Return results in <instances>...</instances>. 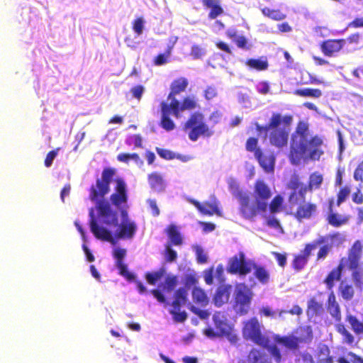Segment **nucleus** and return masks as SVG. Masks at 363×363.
I'll return each instance as SVG.
<instances>
[{
	"instance_id": "0e129e2a",
	"label": "nucleus",
	"mask_w": 363,
	"mask_h": 363,
	"mask_svg": "<svg viewBox=\"0 0 363 363\" xmlns=\"http://www.w3.org/2000/svg\"><path fill=\"white\" fill-rule=\"evenodd\" d=\"M189 308L193 313L198 315L202 320L207 319L209 317L210 314L206 310H201L193 305H191Z\"/></svg>"
},
{
	"instance_id": "c85d7f7f",
	"label": "nucleus",
	"mask_w": 363,
	"mask_h": 363,
	"mask_svg": "<svg viewBox=\"0 0 363 363\" xmlns=\"http://www.w3.org/2000/svg\"><path fill=\"white\" fill-rule=\"evenodd\" d=\"M169 242L167 245L179 246L183 243V238L175 225H169L167 229Z\"/></svg>"
},
{
	"instance_id": "5701e85b",
	"label": "nucleus",
	"mask_w": 363,
	"mask_h": 363,
	"mask_svg": "<svg viewBox=\"0 0 363 363\" xmlns=\"http://www.w3.org/2000/svg\"><path fill=\"white\" fill-rule=\"evenodd\" d=\"M201 2L205 9H210L208 18L211 20L216 19L224 13L220 0H201Z\"/></svg>"
},
{
	"instance_id": "4c0bfd02",
	"label": "nucleus",
	"mask_w": 363,
	"mask_h": 363,
	"mask_svg": "<svg viewBox=\"0 0 363 363\" xmlns=\"http://www.w3.org/2000/svg\"><path fill=\"white\" fill-rule=\"evenodd\" d=\"M254 276L262 284H265L269 281V273L264 267L254 264Z\"/></svg>"
},
{
	"instance_id": "49530a36",
	"label": "nucleus",
	"mask_w": 363,
	"mask_h": 363,
	"mask_svg": "<svg viewBox=\"0 0 363 363\" xmlns=\"http://www.w3.org/2000/svg\"><path fill=\"white\" fill-rule=\"evenodd\" d=\"M263 348L267 350L271 357L274 358L276 363H280L282 360V355L279 348L277 345H269V342L267 343V346H261Z\"/></svg>"
},
{
	"instance_id": "79ce46f5",
	"label": "nucleus",
	"mask_w": 363,
	"mask_h": 363,
	"mask_svg": "<svg viewBox=\"0 0 363 363\" xmlns=\"http://www.w3.org/2000/svg\"><path fill=\"white\" fill-rule=\"evenodd\" d=\"M284 199L280 194L276 195L268 203L269 211L271 213L274 214L281 211Z\"/></svg>"
},
{
	"instance_id": "f3484780",
	"label": "nucleus",
	"mask_w": 363,
	"mask_h": 363,
	"mask_svg": "<svg viewBox=\"0 0 363 363\" xmlns=\"http://www.w3.org/2000/svg\"><path fill=\"white\" fill-rule=\"evenodd\" d=\"M302 203H299L294 216L295 218L301 221L303 220H308L315 216L318 213V205L312 202H305L301 201Z\"/></svg>"
},
{
	"instance_id": "6ab92c4d",
	"label": "nucleus",
	"mask_w": 363,
	"mask_h": 363,
	"mask_svg": "<svg viewBox=\"0 0 363 363\" xmlns=\"http://www.w3.org/2000/svg\"><path fill=\"white\" fill-rule=\"evenodd\" d=\"M138 227L136 223L133 220H121V224L116 232L115 237L117 239L130 240L132 239Z\"/></svg>"
},
{
	"instance_id": "393cba45",
	"label": "nucleus",
	"mask_w": 363,
	"mask_h": 363,
	"mask_svg": "<svg viewBox=\"0 0 363 363\" xmlns=\"http://www.w3.org/2000/svg\"><path fill=\"white\" fill-rule=\"evenodd\" d=\"M297 340L298 345L300 343H309L313 340V330L309 325H300L293 332Z\"/></svg>"
},
{
	"instance_id": "13d9d810",
	"label": "nucleus",
	"mask_w": 363,
	"mask_h": 363,
	"mask_svg": "<svg viewBox=\"0 0 363 363\" xmlns=\"http://www.w3.org/2000/svg\"><path fill=\"white\" fill-rule=\"evenodd\" d=\"M352 277L355 286L360 289H363V273L358 269L354 270L352 273Z\"/></svg>"
},
{
	"instance_id": "a211bd4d",
	"label": "nucleus",
	"mask_w": 363,
	"mask_h": 363,
	"mask_svg": "<svg viewBox=\"0 0 363 363\" xmlns=\"http://www.w3.org/2000/svg\"><path fill=\"white\" fill-rule=\"evenodd\" d=\"M345 39H328L320 44V49L327 57L335 56L344 47Z\"/></svg>"
},
{
	"instance_id": "052dcab7",
	"label": "nucleus",
	"mask_w": 363,
	"mask_h": 363,
	"mask_svg": "<svg viewBox=\"0 0 363 363\" xmlns=\"http://www.w3.org/2000/svg\"><path fill=\"white\" fill-rule=\"evenodd\" d=\"M126 255V250L123 248H116L113 251V256L116 259V264L123 262V259Z\"/></svg>"
},
{
	"instance_id": "7ed1b4c3",
	"label": "nucleus",
	"mask_w": 363,
	"mask_h": 363,
	"mask_svg": "<svg viewBox=\"0 0 363 363\" xmlns=\"http://www.w3.org/2000/svg\"><path fill=\"white\" fill-rule=\"evenodd\" d=\"M293 121V116L287 114L281 116L279 113H273L269 123L262 125L255 123V128L259 133L269 132V140L272 145L279 148L286 146L289 140V127Z\"/></svg>"
},
{
	"instance_id": "e433bc0d",
	"label": "nucleus",
	"mask_w": 363,
	"mask_h": 363,
	"mask_svg": "<svg viewBox=\"0 0 363 363\" xmlns=\"http://www.w3.org/2000/svg\"><path fill=\"white\" fill-rule=\"evenodd\" d=\"M333 362L329 347L325 345L320 347L318 352L317 363H333Z\"/></svg>"
},
{
	"instance_id": "7c9ffc66",
	"label": "nucleus",
	"mask_w": 363,
	"mask_h": 363,
	"mask_svg": "<svg viewBox=\"0 0 363 363\" xmlns=\"http://www.w3.org/2000/svg\"><path fill=\"white\" fill-rule=\"evenodd\" d=\"M247 358L250 363H271L264 352L255 348L250 351Z\"/></svg>"
},
{
	"instance_id": "a878e982",
	"label": "nucleus",
	"mask_w": 363,
	"mask_h": 363,
	"mask_svg": "<svg viewBox=\"0 0 363 363\" xmlns=\"http://www.w3.org/2000/svg\"><path fill=\"white\" fill-rule=\"evenodd\" d=\"M274 340L276 343L281 345L282 346L291 350H296L299 347L297 340L294 335L284 336L275 335L274 336Z\"/></svg>"
},
{
	"instance_id": "f03ea898",
	"label": "nucleus",
	"mask_w": 363,
	"mask_h": 363,
	"mask_svg": "<svg viewBox=\"0 0 363 363\" xmlns=\"http://www.w3.org/2000/svg\"><path fill=\"white\" fill-rule=\"evenodd\" d=\"M323 139L310 135L309 125L303 121L297 123L291 135L289 158L292 164L298 165L301 160H319L324 152L321 149Z\"/></svg>"
},
{
	"instance_id": "f257e3e1",
	"label": "nucleus",
	"mask_w": 363,
	"mask_h": 363,
	"mask_svg": "<svg viewBox=\"0 0 363 363\" xmlns=\"http://www.w3.org/2000/svg\"><path fill=\"white\" fill-rule=\"evenodd\" d=\"M116 174L113 167H105L102 170L101 176L97 178L94 184L89 189V199L96 202V208L99 216L104 219V223L108 225H118V213L111 207V204L120 210L122 220H130L127 212L128 190L124 180L121 178L116 179L114 191L109 197L111 203L104 199V196L110 191V186Z\"/></svg>"
},
{
	"instance_id": "4be33fe9",
	"label": "nucleus",
	"mask_w": 363,
	"mask_h": 363,
	"mask_svg": "<svg viewBox=\"0 0 363 363\" xmlns=\"http://www.w3.org/2000/svg\"><path fill=\"white\" fill-rule=\"evenodd\" d=\"M216 328L218 332V335L225 337L232 343H235L238 340L237 335L233 332V328L225 320H216L215 322Z\"/></svg>"
},
{
	"instance_id": "39448f33",
	"label": "nucleus",
	"mask_w": 363,
	"mask_h": 363,
	"mask_svg": "<svg viewBox=\"0 0 363 363\" xmlns=\"http://www.w3.org/2000/svg\"><path fill=\"white\" fill-rule=\"evenodd\" d=\"M259 140L255 137H250L245 143V149L254 154L259 166L266 173H273L276 162V157L272 151H264L258 146Z\"/></svg>"
},
{
	"instance_id": "1a4fd4ad",
	"label": "nucleus",
	"mask_w": 363,
	"mask_h": 363,
	"mask_svg": "<svg viewBox=\"0 0 363 363\" xmlns=\"http://www.w3.org/2000/svg\"><path fill=\"white\" fill-rule=\"evenodd\" d=\"M188 301V290L185 287H180L174 291L173 301L171 303L172 309L169 311L174 321L183 323L187 319L186 313L181 311V308Z\"/></svg>"
},
{
	"instance_id": "9b49d317",
	"label": "nucleus",
	"mask_w": 363,
	"mask_h": 363,
	"mask_svg": "<svg viewBox=\"0 0 363 363\" xmlns=\"http://www.w3.org/2000/svg\"><path fill=\"white\" fill-rule=\"evenodd\" d=\"M272 196L270 187L263 179L255 181L253 187V197L259 208L267 210L268 201Z\"/></svg>"
},
{
	"instance_id": "58836bf2",
	"label": "nucleus",
	"mask_w": 363,
	"mask_h": 363,
	"mask_svg": "<svg viewBox=\"0 0 363 363\" xmlns=\"http://www.w3.org/2000/svg\"><path fill=\"white\" fill-rule=\"evenodd\" d=\"M166 274L164 267L160 268L157 271L147 272L145 279L147 282L150 285H155Z\"/></svg>"
},
{
	"instance_id": "b1692460",
	"label": "nucleus",
	"mask_w": 363,
	"mask_h": 363,
	"mask_svg": "<svg viewBox=\"0 0 363 363\" xmlns=\"http://www.w3.org/2000/svg\"><path fill=\"white\" fill-rule=\"evenodd\" d=\"M344 268V259H341L340 262L337 267L333 269L324 280V282L328 289H332L334 287L335 281L340 280Z\"/></svg>"
},
{
	"instance_id": "0eeeda50",
	"label": "nucleus",
	"mask_w": 363,
	"mask_h": 363,
	"mask_svg": "<svg viewBox=\"0 0 363 363\" xmlns=\"http://www.w3.org/2000/svg\"><path fill=\"white\" fill-rule=\"evenodd\" d=\"M252 296L251 289L245 283L235 285L233 308L237 314L244 315L249 312Z\"/></svg>"
},
{
	"instance_id": "72a5a7b5",
	"label": "nucleus",
	"mask_w": 363,
	"mask_h": 363,
	"mask_svg": "<svg viewBox=\"0 0 363 363\" xmlns=\"http://www.w3.org/2000/svg\"><path fill=\"white\" fill-rule=\"evenodd\" d=\"M338 291L342 298L345 301H350L354 295V289L352 284L342 281L338 286Z\"/></svg>"
},
{
	"instance_id": "423d86ee",
	"label": "nucleus",
	"mask_w": 363,
	"mask_h": 363,
	"mask_svg": "<svg viewBox=\"0 0 363 363\" xmlns=\"http://www.w3.org/2000/svg\"><path fill=\"white\" fill-rule=\"evenodd\" d=\"M167 99L171 101L169 104L164 101L160 104L162 113L160 126L167 131H171L175 128V124L169 116L172 113L176 118L180 117V113L182 112V102L180 103L176 99V96L169 97V94Z\"/></svg>"
},
{
	"instance_id": "ea45409f",
	"label": "nucleus",
	"mask_w": 363,
	"mask_h": 363,
	"mask_svg": "<svg viewBox=\"0 0 363 363\" xmlns=\"http://www.w3.org/2000/svg\"><path fill=\"white\" fill-rule=\"evenodd\" d=\"M201 213L207 216H213V214H216L218 216L221 215L220 211L219 210L216 201L213 202H203Z\"/></svg>"
},
{
	"instance_id": "69168bd1",
	"label": "nucleus",
	"mask_w": 363,
	"mask_h": 363,
	"mask_svg": "<svg viewBox=\"0 0 363 363\" xmlns=\"http://www.w3.org/2000/svg\"><path fill=\"white\" fill-rule=\"evenodd\" d=\"M190 55L194 59H199L205 55V51L201 46L194 45L191 47Z\"/></svg>"
},
{
	"instance_id": "a19ab883",
	"label": "nucleus",
	"mask_w": 363,
	"mask_h": 363,
	"mask_svg": "<svg viewBox=\"0 0 363 363\" xmlns=\"http://www.w3.org/2000/svg\"><path fill=\"white\" fill-rule=\"evenodd\" d=\"M172 50V46H168L164 52L158 54L153 59V64L155 66H162L169 62Z\"/></svg>"
},
{
	"instance_id": "680f3d73",
	"label": "nucleus",
	"mask_w": 363,
	"mask_h": 363,
	"mask_svg": "<svg viewBox=\"0 0 363 363\" xmlns=\"http://www.w3.org/2000/svg\"><path fill=\"white\" fill-rule=\"evenodd\" d=\"M60 149V147H57L55 150L50 151L47 154L45 161H44V164L46 167H50L52 165V162H53L54 159L57 157Z\"/></svg>"
},
{
	"instance_id": "4d7b16f0",
	"label": "nucleus",
	"mask_w": 363,
	"mask_h": 363,
	"mask_svg": "<svg viewBox=\"0 0 363 363\" xmlns=\"http://www.w3.org/2000/svg\"><path fill=\"white\" fill-rule=\"evenodd\" d=\"M145 89L144 86L138 84L130 88V93L131 94L132 98L135 99L140 101L142 99L143 93L145 92Z\"/></svg>"
},
{
	"instance_id": "5fc2aeb1",
	"label": "nucleus",
	"mask_w": 363,
	"mask_h": 363,
	"mask_svg": "<svg viewBox=\"0 0 363 363\" xmlns=\"http://www.w3.org/2000/svg\"><path fill=\"white\" fill-rule=\"evenodd\" d=\"M362 248L363 246L361 241L357 240L354 241L352 247L350 248L348 253L361 259Z\"/></svg>"
},
{
	"instance_id": "09e8293b",
	"label": "nucleus",
	"mask_w": 363,
	"mask_h": 363,
	"mask_svg": "<svg viewBox=\"0 0 363 363\" xmlns=\"http://www.w3.org/2000/svg\"><path fill=\"white\" fill-rule=\"evenodd\" d=\"M198 107L196 101L194 97L186 96L182 101V111L194 110Z\"/></svg>"
},
{
	"instance_id": "9d476101",
	"label": "nucleus",
	"mask_w": 363,
	"mask_h": 363,
	"mask_svg": "<svg viewBox=\"0 0 363 363\" xmlns=\"http://www.w3.org/2000/svg\"><path fill=\"white\" fill-rule=\"evenodd\" d=\"M286 188L291 191L289 196V203L291 206L298 205L300 201H304L307 194L306 185L300 180L298 175L293 174L286 184Z\"/></svg>"
},
{
	"instance_id": "338daca9",
	"label": "nucleus",
	"mask_w": 363,
	"mask_h": 363,
	"mask_svg": "<svg viewBox=\"0 0 363 363\" xmlns=\"http://www.w3.org/2000/svg\"><path fill=\"white\" fill-rule=\"evenodd\" d=\"M144 21L141 17L137 18L133 22V30L137 35L143 33Z\"/></svg>"
},
{
	"instance_id": "37998d69",
	"label": "nucleus",
	"mask_w": 363,
	"mask_h": 363,
	"mask_svg": "<svg viewBox=\"0 0 363 363\" xmlns=\"http://www.w3.org/2000/svg\"><path fill=\"white\" fill-rule=\"evenodd\" d=\"M336 331L343 337V342L352 345L354 342V336L347 330L345 325L342 323H337L335 325Z\"/></svg>"
},
{
	"instance_id": "a18cd8bd",
	"label": "nucleus",
	"mask_w": 363,
	"mask_h": 363,
	"mask_svg": "<svg viewBox=\"0 0 363 363\" xmlns=\"http://www.w3.org/2000/svg\"><path fill=\"white\" fill-rule=\"evenodd\" d=\"M246 64L247 66H249L250 68L255 69L257 71H263L266 70L268 67L269 64L267 60H260V59H249L246 62Z\"/></svg>"
},
{
	"instance_id": "ddd939ff",
	"label": "nucleus",
	"mask_w": 363,
	"mask_h": 363,
	"mask_svg": "<svg viewBox=\"0 0 363 363\" xmlns=\"http://www.w3.org/2000/svg\"><path fill=\"white\" fill-rule=\"evenodd\" d=\"M252 271V268L245 259V254L242 252H238L230 257L227 266V272L232 274H240L245 276Z\"/></svg>"
},
{
	"instance_id": "8fccbe9b",
	"label": "nucleus",
	"mask_w": 363,
	"mask_h": 363,
	"mask_svg": "<svg viewBox=\"0 0 363 363\" xmlns=\"http://www.w3.org/2000/svg\"><path fill=\"white\" fill-rule=\"evenodd\" d=\"M229 190L233 194L234 197H235L238 200L240 199L241 197L247 194L246 192H244L240 188L239 184L235 182L232 181L229 184Z\"/></svg>"
},
{
	"instance_id": "864d4df0",
	"label": "nucleus",
	"mask_w": 363,
	"mask_h": 363,
	"mask_svg": "<svg viewBox=\"0 0 363 363\" xmlns=\"http://www.w3.org/2000/svg\"><path fill=\"white\" fill-rule=\"evenodd\" d=\"M325 241H327L326 238ZM325 242H326L322 244L323 245L320 247L317 253V260L325 259L332 249V245Z\"/></svg>"
},
{
	"instance_id": "3c124183",
	"label": "nucleus",
	"mask_w": 363,
	"mask_h": 363,
	"mask_svg": "<svg viewBox=\"0 0 363 363\" xmlns=\"http://www.w3.org/2000/svg\"><path fill=\"white\" fill-rule=\"evenodd\" d=\"M116 266L119 270V274L128 281H133L135 279V275L128 272V267L124 262L116 264Z\"/></svg>"
},
{
	"instance_id": "2eb2a0df",
	"label": "nucleus",
	"mask_w": 363,
	"mask_h": 363,
	"mask_svg": "<svg viewBox=\"0 0 363 363\" xmlns=\"http://www.w3.org/2000/svg\"><path fill=\"white\" fill-rule=\"evenodd\" d=\"M178 283L177 276L174 274L167 275L164 279V281L160 285L161 289H152L150 292L159 303L167 304V300L163 292H172L174 290Z\"/></svg>"
},
{
	"instance_id": "e2e57ef3",
	"label": "nucleus",
	"mask_w": 363,
	"mask_h": 363,
	"mask_svg": "<svg viewBox=\"0 0 363 363\" xmlns=\"http://www.w3.org/2000/svg\"><path fill=\"white\" fill-rule=\"evenodd\" d=\"M157 152L160 157L164 160H173L176 157L175 153L167 149L157 148Z\"/></svg>"
},
{
	"instance_id": "473e14b6",
	"label": "nucleus",
	"mask_w": 363,
	"mask_h": 363,
	"mask_svg": "<svg viewBox=\"0 0 363 363\" xmlns=\"http://www.w3.org/2000/svg\"><path fill=\"white\" fill-rule=\"evenodd\" d=\"M323 311V305L322 303L317 301L315 298H311L308 300L306 310L308 316L319 315Z\"/></svg>"
},
{
	"instance_id": "dca6fc26",
	"label": "nucleus",
	"mask_w": 363,
	"mask_h": 363,
	"mask_svg": "<svg viewBox=\"0 0 363 363\" xmlns=\"http://www.w3.org/2000/svg\"><path fill=\"white\" fill-rule=\"evenodd\" d=\"M90 219V229L94 235L99 240L104 241H108L113 245L116 243L111 233L104 227H101L98 225L94 213V209L91 208L89 211Z\"/></svg>"
},
{
	"instance_id": "6e6d98bb",
	"label": "nucleus",
	"mask_w": 363,
	"mask_h": 363,
	"mask_svg": "<svg viewBox=\"0 0 363 363\" xmlns=\"http://www.w3.org/2000/svg\"><path fill=\"white\" fill-rule=\"evenodd\" d=\"M164 257L167 262H174L177 259V252L172 248L171 245H166L164 250Z\"/></svg>"
},
{
	"instance_id": "c756f323",
	"label": "nucleus",
	"mask_w": 363,
	"mask_h": 363,
	"mask_svg": "<svg viewBox=\"0 0 363 363\" xmlns=\"http://www.w3.org/2000/svg\"><path fill=\"white\" fill-rule=\"evenodd\" d=\"M323 177L321 174L318 172L310 174L308 185H306V191H313L319 189L323 184Z\"/></svg>"
},
{
	"instance_id": "603ef678",
	"label": "nucleus",
	"mask_w": 363,
	"mask_h": 363,
	"mask_svg": "<svg viewBox=\"0 0 363 363\" xmlns=\"http://www.w3.org/2000/svg\"><path fill=\"white\" fill-rule=\"evenodd\" d=\"M350 194V188L347 186H345L344 187H342L337 194V201H336V206H340L341 203H342L349 196Z\"/></svg>"
},
{
	"instance_id": "bf43d9fd",
	"label": "nucleus",
	"mask_w": 363,
	"mask_h": 363,
	"mask_svg": "<svg viewBox=\"0 0 363 363\" xmlns=\"http://www.w3.org/2000/svg\"><path fill=\"white\" fill-rule=\"evenodd\" d=\"M235 43L238 48L243 50H250L252 48V44L248 42V40L244 35H239L235 39Z\"/></svg>"
},
{
	"instance_id": "6e6552de",
	"label": "nucleus",
	"mask_w": 363,
	"mask_h": 363,
	"mask_svg": "<svg viewBox=\"0 0 363 363\" xmlns=\"http://www.w3.org/2000/svg\"><path fill=\"white\" fill-rule=\"evenodd\" d=\"M242 333L245 340L259 346H267V343L270 342L269 338L262 333L261 325L255 317L244 322Z\"/></svg>"
},
{
	"instance_id": "c9c22d12",
	"label": "nucleus",
	"mask_w": 363,
	"mask_h": 363,
	"mask_svg": "<svg viewBox=\"0 0 363 363\" xmlns=\"http://www.w3.org/2000/svg\"><path fill=\"white\" fill-rule=\"evenodd\" d=\"M294 94L302 97H311L318 99L322 96V91L319 89L305 88L296 89Z\"/></svg>"
},
{
	"instance_id": "bb28decb",
	"label": "nucleus",
	"mask_w": 363,
	"mask_h": 363,
	"mask_svg": "<svg viewBox=\"0 0 363 363\" xmlns=\"http://www.w3.org/2000/svg\"><path fill=\"white\" fill-rule=\"evenodd\" d=\"M326 220L329 225L334 228H339L347 224L350 220L349 216H344L333 211L328 213Z\"/></svg>"
},
{
	"instance_id": "c03bdc74",
	"label": "nucleus",
	"mask_w": 363,
	"mask_h": 363,
	"mask_svg": "<svg viewBox=\"0 0 363 363\" xmlns=\"http://www.w3.org/2000/svg\"><path fill=\"white\" fill-rule=\"evenodd\" d=\"M262 13L264 16L274 21H281L286 18V15L279 9H271L268 7L262 9Z\"/></svg>"
},
{
	"instance_id": "2f4dec72",
	"label": "nucleus",
	"mask_w": 363,
	"mask_h": 363,
	"mask_svg": "<svg viewBox=\"0 0 363 363\" xmlns=\"http://www.w3.org/2000/svg\"><path fill=\"white\" fill-rule=\"evenodd\" d=\"M192 298L195 303L204 307L208 303V298L206 292L199 287L195 286L192 290Z\"/></svg>"
},
{
	"instance_id": "4468645a",
	"label": "nucleus",
	"mask_w": 363,
	"mask_h": 363,
	"mask_svg": "<svg viewBox=\"0 0 363 363\" xmlns=\"http://www.w3.org/2000/svg\"><path fill=\"white\" fill-rule=\"evenodd\" d=\"M239 202V211L243 218L246 220H253L259 213H264L266 209H262L259 207V205L253 203L250 196L247 194L240 199Z\"/></svg>"
},
{
	"instance_id": "412c9836",
	"label": "nucleus",
	"mask_w": 363,
	"mask_h": 363,
	"mask_svg": "<svg viewBox=\"0 0 363 363\" xmlns=\"http://www.w3.org/2000/svg\"><path fill=\"white\" fill-rule=\"evenodd\" d=\"M326 309L332 318L337 323H341L342 312L341 308L336 299V296L333 291L329 294L327 302Z\"/></svg>"
},
{
	"instance_id": "774afa93",
	"label": "nucleus",
	"mask_w": 363,
	"mask_h": 363,
	"mask_svg": "<svg viewBox=\"0 0 363 363\" xmlns=\"http://www.w3.org/2000/svg\"><path fill=\"white\" fill-rule=\"evenodd\" d=\"M354 179L356 181L363 182V161L360 162L355 169Z\"/></svg>"
},
{
	"instance_id": "aec40b11",
	"label": "nucleus",
	"mask_w": 363,
	"mask_h": 363,
	"mask_svg": "<svg viewBox=\"0 0 363 363\" xmlns=\"http://www.w3.org/2000/svg\"><path fill=\"white\" fill-rule=\"evenodd\" d=\"M233 286L230 284L219 285L213 297V302L217 307H221L229 301Z\"/></svg>"
},
{
	"instance_id": "de8ad7c7",
	"label": "nucleus",
	"mask_w": 363,
	"mask_h": 363,
	"mask_svg": "<svg viewBox=\"0 0 363 363\" xmlns=\"http://www.w3.org/2000/svg\"><path fill=\"white\" fill-rule=\"evenodd\" d=\"M344 259L345 267L350 270L358 269L360 259L348 253L347 258Z\"/></svg>"
},
{
	"instance_id": "cd10ccee",
	"label": "nucleus",
	"mask_w": 363,
	"mask_h": 363,
	"mask_svg": "<svg viewBox=\"0 0 363 363\" xmlns=\"http://www.w3.org/2000/svg\"><path fill=\"white\" fill-rule=\"evenodd\" d=\"M189 81L185 77H179L172 81L170 84L169 97L177 96L186 91Z\"/></svg>"
},
{
	"instance_id": "f704fd0d",
	"label": "nucleus",
	"mask_w": 363,
	"mask_h": 363,
	"mask_svg": "<svg viewBox=\"0 0 363 363\" xmlns=\"http://www.w3.org/2000/svg\"><path fill=\"white\" fill-rule=\"evenodd\" d=\"M148 182L152 189L161 191L164 187L162 177L157 172H152L148 175Z\"/></svg>"
},
{
	"instance_id": "f8f14e48",
	"label": "nucleus",
	"mask_w": 363,
	"mask_h": 363,
	"mask_svg": "<svg viewBox=\"0 0 363 363\" xmlns=\"http://www.w3.org/2000/svg\"><path fill=\"white\" fill-rule=\"evenodd\" d=\"M325 242V237L320 236L317 240H314L311 243H308L305 245L304 249L301 251V253L294 256L292 267L296 272H299L303 269L308 262V257L311 254L312 250H315L318 245H320Z\"/></svg>"
},
{
	"instance_id": "20e7f679",
	"label": "nucleus",
	"mask_w": 363,
	"mask_h": 363,
	"mask_svg": "<svg viewBox=\"0 0 363 363\" xmlns=\"http://www.w3.org/2000/svg\"><path fill=\"white\" fill-rule=\"evenodd\" d=\"M183 130L188 133L191 141L195 142L200 137L210 138L213 135L212 130L204 121V116L200 112L191 114L184 123Z\"/></svg>"
}]
</instances>
